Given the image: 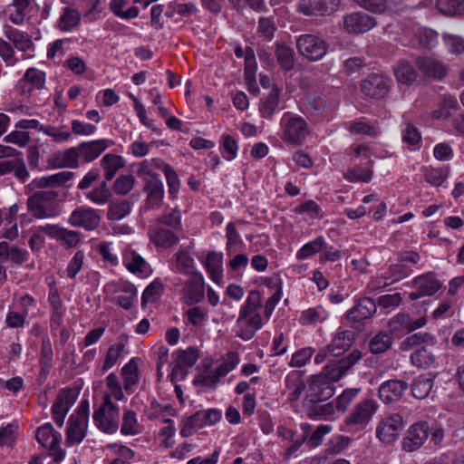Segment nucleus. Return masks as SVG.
<instances>
[{
  "label": "nucleus",
  "mask_w": 464,
  "mask_h": 464,
  "mask_svg": "<svg viewBox=\"0 0 464 464\" xmlns=\"http://www.w3.org/2000/svg\"><path fill=\"white\" fill-rule=\"evenodd\" d=\"M261 307L262 297L259 291H250L239 310L237 320V336L244 341H249L262 328V317L259 313Z\"/></svg>",
  "instance_id": "nucleus-1"
},
{
  "label": "nucleus",
  "mask_w": 464,
  "mask_h": 464,
  "mask_svg": "<svg viewBox=\"0 0 464 464\" xmlns=\"http://www.w3.org/2000/svg\"><path fill=\"white\" fill-rule=\"evenodd\" d=\"M58 192L53 189L40 190L27 199V208L37 219L52 218L59 215Z\"/></svg>",
  "instance_id": "nucleus-2"
},
{
  "label": "nucleus",
  "mask_w": 464,
  "mask_h": 464,
  "mask_svg": "<svg viewBox=\"0 0 464 464\" xmlns=\"http://www.w3.org/2000/svg\"><path fill=\"white\" fill-rule=\"evenodd\" d=\"M283 131L282 139L293 146H301L310 133L306 121L296 114L286 112L280 121Z\"/></svg>",
  "instance_id": "nucleus-3"
},
{
  "label": "nucleus",
  "mask_w": 464,
  "mask_h": 464,
  "mask_svg": "<svg viewBox=\"0 0 464 464\" xmlns=\"http://www.w3.org/2000/svg\"><path fill=\"white\" fill-rule=\"evenodd\" d=\"M35 439L39 444L49 450L50 456L55 462L60 463L64 459L66 452L60 445L62 435L51 423L39 427L35 432Z\"/></svg>",
  "instance_id": "nucleus-4"
},
{
  "label": "nucleus",
  "mask_w": 464,
  "mask_h": 464,
  "mask_svg": "<svg viewBox=\"0 0 464 464\" xmlns=\"http://www.w3.org/2000/svg\"><path fill=\"white\" fill-rule=\"evenodd\" d=\"M119 420V408L110 401L109 395H104L102 406L94 411L93 421L101 430L112 434L118 430Z\"/></svg>",
  "instance_id": "nucleus-5"
},
{
  "label": "nucleus",
  "mask_w": 464,
  "mask_h": 464,
  "mask_svg": "<svg viewBox=\"0 0 464 464\" xmlns=\"http://www.w3.org/2000/svg\"><path fill=\"white\" fill-rule=\"evenodd\" d=\"M296 48L302 56L315 62L327 53L328 44L318 35L305 34L296 38Z\"/></svg>",
  "instance_id": "nucleus-6"
},
{
  "label": "nucleus",
  "mask_w": 464,
  "mask_h": 464,
  "mask_svg": "<svg viewBox=\"0 0 464 464\" xmlns=\"http://www.w3.org/2000/svg\"><path fill=\"white\" fill-rule=\"evenodd\" d=\"M334 384L325 374L314 375L308 382L304 403L326 401L334 395Z\"/></svg>",
  "instance_id": "nucleus-7"
},
{
  "label": "nucleus",
  "mask_w": 464,
  "mask_h": 464,
  "mask_svg": "<svg viewBox=\"0 0 464 464\" xmlns=\"http://www.w3.org/2000/svg\"><path fill=\"white\" fill-rule=\"evenodd\" d=\"M404 427L403 418L399 413H392L382 418L376 427L377 438L385 444L394 442Z\"/></svg>",
  "instance_id": "nucleus-8"
},
{
  "label": "nucleus",
  "mask_w": 464,
  "mask_h": 464,
  "mask_svg": "<svg viewBox=\"0 0 464 464\" xmlns=\"http://www.w3.org/2000/svg\"><path fill=\"white\" fill-rule=\"evenodd\" d=\"M198 358V351L195 347L179 350L171 363L170 379L172 382L182 381L188 374V369L191 368Z\"/></svg>",
  "instance_id": "nucleus-9"
},
{
  "label": "nucleus",
  "mask_w": 464,
  "mask_h": 464,
  "mask_svg": "<svg viewBox=\"0 0 464 464\" xmlns=\"http://www.w3.org/2000/svg\"><path fill=\"white\" fill-rule=\"evenodd\" d=\"M362 357L360 350H353L349 355L326 364L320 374H325L334 384Z\"/></svg>",
  "instance_id": "nucleus-10"
},
{
  "label": "nucleus",
  "mask_w": 464,
  "mask_h": 464,
  "mask_svg": "<svg viewBox=\"0 0 464 464\" xmlns=\"http://www.w3.org/2000/svg\"><path fill=\"white\" fill-rule=\"evenodd\" d=\"M392 80L386 75L372 73L361 83L362 92L373 99H381L390 92Z\"/></svg>",
  "instance_id": "nucleus-11"
},
{
  "label": "nucleus",
  "mask_w": 464,
  "mask_h": 464,
  "mask_svg": "<svg viewBox=\"0 0 464 464\" xmlns=\"http://www.w3.org/2000/svg\"><path fill=\"white\" fill-rule=\"evenodd\" d=\"M106 289L113 295L114 302L123 309H130L137 300V289L129 282H111Z\"/></svg>",
  "instance_id": "nucleus-12"
},
{
  "label": "nucleus",
  "mask_w": 464,
  "mask_h": 464,
  "mask_svg": "<svg viewBox=\"0 0 464 464\" xmlns=\"http://www.w3.org/2000/svg\"><path fill=\"white\" fill-rule=\"evenodd\" d=\"M378 405L372 399H364L357 403L352 412L346 417L345 423L358 428L365 427L376 412Z\"/></svg>",
  "instance_id": "nucleus-13"
},
{
  "label": "nucleus",
  "mask_w": 464,
  "mask_h": 464,
  "mask_svg": "<svg viewBox=\"0 0 464 464\" xmlns=\"http://www.w3.org/2000/svg\"><path fill=\"white\" fill-rule=\"evenodd\" d=\"M101 222L98 210L90 207L75 208L68 218V223L74 227H82L92 231L97 228Z\"/></svg>",
  "instance_id": "nucleus-14"
},
{
  "label": "nucleus",
  "mask_w": 464,
  "mask_h": 464,
  "mask_svg": "<svg viewBox=\"0 0 464 464\" xmlns=\"http://www.w3.org/2000/svg\"><path fill=\"white\" fill-rule=\"evenodd\" d=\"M182 300L192 305L201 302L205 296V281L201 273L192 274L181 290Z\"/></svg>",
  "instance_id": "nucleus-15"
},
{
  "label": "nucleus",
  "mask_w": 464,
  "mask_h": 464,
  "mask_svg": "<svg viewBox=\"0 0 464 464\" xmlns=\"http://www.w3.org/2000/svg\"><path fill=\"white\" fill-rule=\"evenodd\" d=\"M343 28L349 34H363L376 26V19L363 12H353L343 18Z\"/></svg>",
  "instance_id": "nucleus-16"
},
{
  "label": "nucleus",
  "mask_w": 464,
  "mask_h": 464,
  "mask_svg": "<svg viewBox=\"0 0 464 464\" xmlns=\"http://www.w3.org/2000/svg\"><path fill=\"white\" fill-rule=\"evenodd\" d=\"M413 285L416 291L410 294L411 300L431 296L441 288V283L437 279L435 274L430 272L416 276L413 279Z\"/></svg>",
  "instance_id": "nucleus-17"
},
{
  "label": "nucleus",
  "mask_w": 464,
  "mask_h": 464,
  "mask_svg": "<svg viewBox=\"0 0 464 464\" xmlns=\"http://www.w3.org/2000/svg\"><path fill=\"white\" fill-rule=\"evenodd\" d=\"M430 427L426 421L413 423L403 439L402 448L408 452H412L420 448L429 436Z\"/></svg>",
  "instance_id": "nucleus-18"
},
{
  "label": "nucleus",
  "mask_w": 464,
  "mask_h": 464,
  "mask_svg": "<svg viewBox=\"0 0 464 464\" xmlns=\"http://www.w3.org/2000/svg\"><path fill=\"white\" fill-rule=\"evenodd\" d=\"M75 401L76 394L72 390L63 389L59 392L52 407L53 419L58 426L63 425L65 416Z\"/></svg>",
  "instance_id": "nucleus-19"
},
{
  "label": "nucleus",
  "mask_w": 464,
  "mask_h": 464,
  "mask_svg": "<svg viewBox=\"0 0 464 464\" xmlns=\"http://www.w3.org/2000/svg\"><path fill=\"white\" fill-rule=\"evenodd\" d=\"M88 429V421L84 414L81 413L80 416L71 415L66 429L65 444L72 447L80 444L86 436Z\"/></svg>",
  "instance_id": "nucleus-20"
},
{
  "label": "nucleus",
  "mask_w": 464,
  "mask_h": 464,
  "mask_svg": "<svg viewBox=\"0 0 464 464\" xmlns=\"http://www.w3.org/2000/svg\"><path fill=\"white\" fill-rule=\"evenodd\" d=\"M415 65L427 77L441 80L447 75L446 65L433 56H418L415 60Z\"/></svg>",
  "instance_id": "nucleus-21"
},
{
  "label": "nucleus",
  "mask_w": 464,
  "mask_h": 464,
  "mask_svg": "<svg viewBox=\"0 0 464 464\" xmlns=\"http://www.w3.org/2000/svg\"><path fill=\"white\" fill-rule=\"evenodd\" d=\"M376 304L372 298H362L346 312V319L352 324L370 319L376 313Z\"/></svg>",
  "instance_id": "nucleus-22"
},
{
  "label": "nucleus",
  "mask_w": 464,
  "mask_h": 464,
  "mask_svg": "<svg viewBox=\"0 0 464 464\" xmlns=\"http://www.w3.org/2000/svg\"><path fill=\"white\" fill-rule=\"evenodd\" d=\"M408 389V383L401 380H389L384 382L379 388V398L386 403H394L399 401L405 391Z\"/></svg>",
  "instance_id": "nucleus-23"
},
{
  "label": "nucleus",
  "mask_w": 464,
  "mask_h": 464,
  "mask_svg": "<svg viewBox=\"0 0 464 464\" xmlns=\"http://www.w3.org/2000/svg\"><path fill=\"white\" fill-rule=\"evenodd\" d=\"M388 274L389 276H380L372 282L374 288H382L406 278L412 274V269L404 264H393L390 266Z\"/></svg>",
  "instance_id": "nucleus-24"
},
{
  "label": "nucleus",
  "mask_w": 464,
  "mask_h": 464,
  "mask_svg": "<svg viewBox=\"0 0 464 464\" xmlns=\"http://www.w3.org/2000/svg\"><path fill=\"white\" fill-rule=\"evenodd\" d=\"M113 142L109 140H96L89 142H82L77 147L79 157H82L84 161L91 162L96 160L110 145Z\"/></svg>",
  "instance_id": "nucleus-25"
},
{
  "label": "nucleus",
  "mask_w": 464,
  "mask_h": 464,
  "mask_svg": "<svg viewBox=\"0 0 464 464\" xmlns=\"http://www.w3.org/2000/svg\"><path fill=\"white\" fill-rule=\"evenodd\" d=\"M79 153L77 147H72L60 150L50 156L48 163L53 168L75 169L79 166Z\"/></svg>",
  "instance_id": "nucleus-26"
},
{
  "label": "nucleus",
  "mask_w": 464,
  "mask_h": 464,
  "mask_svg": "<svg viewBox=\"0 0 464 464\" xmlns=\"http://www.w3.org/2000/svg\"><path fill=\"white\" fill-rule=\"evenodd\" d=\"M5 36L17 51L26 53L34 49V44L26 32L5 25Z\"/></svg>",
  "instance_id": "nucleus-27"
},
{
  "label": "nucleus",
  "mask_w": 464,
  "mask_h": 464,
  "mask_svg": "<svg viewBox=\"0 0 464 464\" xmlns=\"http://www.w3.org/2000/svg\"><path fill=\"white\" fill-rule=\"evenodd\" d=\"M354 342V334L349 330H342L334 334L331 343L327 344L330 354L334 357L341 356Z\"/></svg>",
  "instance_id": "nucleus-28"
},
{
  "label": "nucleus",
  "mask_w": 464,
  "mask_h": 464,
  "mask_svg": "<svg viewBox=\"0 0 464 464\" xmlns=\"http://www.w3.org/2000/svg\"><path fill=\"white\" fill-rule=\"evenodd\" d=\"M128 343V338L126 336H120L116 343L111 344L105 355L102 370L107 372L111 369L125 353H127L126 346Z\"/></svg>",
  "instance_id": "nucleus-29"
},
{
  "label": "nucleus",
  "mask_w": 464,
  "mask_h": 464,
  "mask_svg": "<svg viewBox=\"0 0 464 464\" xmlns=\"http://www.w3.org/2000/svg\"><path fill=\"white\" fill-rule=\"evenodd\" d=\"M373 160H367L366 166L354 165L343 172V179L349 182L368 183L371 181L373 170Z\"/></svg>",
  "instance_id": "nucleus-30"
},
{
  "label": "nucleus",
  "mask_w": 464,
  "mask_h": 464,
  "mask_svg": "<svg viewBox=\"0 0 464 464\" xmlns=\"http://www.w3.org/2000/svg\"><path fill=\"white\" fill-rule=\"evenodd\" d=\"M303 404L307 416L313 419L328 420L333 417L337 409L333 401H314Z\"/></svg>",
  "instance_id": "nucleus-31"
},
{
  "label": "nucleus",
  "mask_w": 464,
  "mask_h": 464,
  "mask_svg": "<svg viewBox=\"0 0 464 464\" xmlns=\"http://www.w3.org/2000/svg\"><path fill=\"white\" fill-rule=\"evenodd\" d=\"M150 179H147V210L157 207L163 198V184L156 174H150Z\"/></svg>",
  "instance_id": "nucleus-32"
},
{
  "label": "nucleus",
  "mask_w": 464,
  "mask_h": 464,
  "mask_svg": "<svg viewBox=\"0 0 464 464\" xmlns=\"http://www.w3.org/2000/svg\"><path fill=\"white\" fill-rule=\"evenodd\" d=\"M205 268L209 277L217 284H220L223 278V255L215 251L207 255Z\"/></svg>",
  "instance_id": "nucleus-33"
},
{
  "label": "nucleus",
  "mask_w": 464,
  "mask_h": 464,
  "mask_svg": "<svg viewBox=\"0 0 464 464\" xmlns=\"http://www.w3.org/2000/svg\"><path fill=\"white\" fill-rule=\"evenodd\" d=\"M19 84L23 87V92H31L33 89L41 90L45 84V73L36 68H29Z\"/></svg>",
  "instance_id": "nucleus-34"
},
{
  "label": "nucleus",
  "mask_w": 464,
  "mask_h": 464,
  "mask_svg": "<svg viewBox=\"0 0 464 464\" xmlns=\"http://www.w3.org/2000/svg\"><path fill=\"white\" fill-rule=\"evenodd\" d=\"M393 74L399 83L405 85L412 84L418 76L414 66L406 60H401L393 66Z\"/></svg>",
  "instance_id": "nucleus-35"
},
{
  "label": "nucleus",
  "mask_w": 464,
  "mask_h": 464,
  "mask_svg": "<svg viewBox=\"0 0 464 464\" xmlns=\"http://www.w3.org/2000/svg\"><path fill=\"white\" fill-rule=\"evenodd\" d=\"M74 176L72 171H61L53 175L34 179L33 186L37 188H53L62 186L71 180Z\"/></svg>",
  "instance_id": "nucleus-36"
},
{
  "label": "nucleus",
  "mask_w": 464,
  "mask_h": 464,
  "mask_svg": "<svg viewBox=\"0 0 464 464\" xmlns=\"http://www.w3.org/2000/svg\"><path fill=\"white\" fill-rule=\"evenodd\" d=\"M275 54L279 66L285 71H291L295 67V51L285 43H277Z\"/></svg>",
  "instance_id": "nucleus-37"
},
{
  "label": "nucleus",
  "mask_w": 464,
  "mask_h": 464,
  "mask_svg": "<svg viewBox=\"0 0 464 464\" xmlns=\"http://www.w3.org/2000/svg\"><path fill=\"white\" fill-rule=\"evenodd\" d=\"M80 22L81 14L76 9L64 7L56 26L63 32H70L76 28Z\"/></svg>",
  "instance_id": "nucleus-38"
},
{
  "label": "nucleus",
  "mask_w": 464,
  "mask_h": 464,
  "mask_svg": "<svg viewBox=\"0 0 464 464\" xmlns=\"http://www.w3.org/2000/svg\"><path fill=\"white\" fill-rule=\"evenodd\" d=\"M330 0H300L297 9L304 15H324L328 12Z\"/></svg>",
  "instance_id": "nucleus-39"
},
{
  "label": "nucleus",
  "mask_w": 464,
  "mask_h": 464,
  "mask_svg": "<svg viewBox=\"0 0 464 464\" xmlns=\"http://www.w3.org/2000/svg\"><path fill=\"white\" fill-rule=\"evenodd\" d=\"M279 88H274L261 100L259 111L263 118L269 119L279 105Z\"/></svg>",
  "instance_id": "nucleus-40"
},
{
  "label": "nucleus",
  "mask_w": 464,
  "mask_h": 464,
  "mask_svg": "<svg viewBox=\"0 0 464 464\" xmlns=\"http://www.w3.org/2000/svg\"><path fill=\"white\" fill-rule=\"evenodd\" d=\"M84 196L92 203L103 206L110 202L112 194L108 187V182L103 180L99 186L84 193Z\"/></svg>",
  "instance_id": "nucleus-41"
},
{
  "label": "nucleus",
  "mask_w": 464,
  "mask_h": 464,
  "mask_svg": "<svg viewBox=\"0 0 464 464\" xmlns=\"http://www.w3.org/2000/svg\"><path fill=\"white\" fill-rule=\"evenodd\" d=\"M392 341V336L389 333L379 332L370 339L369 349L373 354H382L391 349Z\"/></svg>",
  "instance_id": "nucleus-42"
},
{
  "label": "nucleus",
  "mask_w": 464,
  "mask_h": 464,
  "mask_svg": "<svg viewBox=\"0 0 464 464\" xmlns=\"http://www.w3.org/2000/svg\"><path fill=\"white\" fill-rule=\"evenodd\" d=\"M104 170V180L111 181L120 169L124 166L122 158L119 155L106 154L101 160Z\"/></svg>",
  "instance_id": "nucleus-43"
},
{
  "label": "nucleus",
  "mask_w": 464,
  "mask_h": 464,
  "mask_svg": "<svg viewBox=\"0 0 464 464\" xmlns=\"http://www.w3.org/2000/svg\"><path fill=\"white\" fill-rule=\"evenodd\" d=\"M433 384V378L429 375L422 374L416 377L411 383V392L413 397L418 400L425 399L430 392Z\"/></svg>",
  "instance_id": "nucleus-44"
},
{
  "label": "nucleus",
  "mask_w": 464,
  "mask_h": 464,
  "mask_svg": "<svg viewBox=\"0 0 464 464\" xmlns=\"http://www.w3.org/2000/svg\"><path fill=\"white\" fill-rule=\"evenodd\" d=\"M48 301L51 304V325L52 327L59 326L63 323V317L65 312V308L63 305V302L57 290H52L48 295Z\"/></svg>",
  "instance_id": "nucleus-45"
},
{
  "label": "nucleus",
  "mask_w": 464,
  "mask_h": 464,
  "mask_svg": "<svg viewBox=\"0 0 464 464\" xmlns=\"http://www.w3.org/2000/svg\"><path fill=\"white\" fill-rule=\"evenodd\" d=\"M150 241L157 246L170 247L179 241V237L172 231L166 228H159L150 231Z\"/></svg>",
  "instance_id": "nucleus-46"
},
{
  "label": "nucleus",
  "mask_w": 464,
  "mask_h": 464,
  "mask_svg": "<svg viewBox=\"0 0 464 464\" xmlns=\"http://www.w3.org/2000/svg\"><path fill=\"white\" fill-rule=\"evenodd\" d=\"M329 317V313L322 305L310 307L302 312L300 321L303 324H316L326 321Z\"/></svg>",
  "instance_id": "nucleus-47"
},
{
  "label": "nucleus",
  "mask_w": 464,
  "mask_h": 464,
  "mask_svg": "<svg viewBox=\"0 0 464 464\" xmlns=\"http://www.w3.org/2000/svg\"><path fill=\"white\" fill-rule=\"evenodd\" d=\"M285 387L288 399L291 401L299 400L305 389V383L297 373H292L285 378Z\"/></svg>",
  "instance_id": "nucleus-48"
},
{
  "label": "nucleus",
  "mask_w": 464,
  "mask_h": 464,
  "mask_svg": "<svg viewBox=\"0 0 464 464\" xmlns=\"http://www.w3.org/2000/svg\"><path fill=\"white\" fill-rule=\"evenodd\" d=\"M152 162L158 169L163 170L169 186V193L171 197H174V195L179 191L180 185L176 171L172 169L169 165L165 164L163 161L160 160H152Z\"/></svg>",
  "instance_id": "nucleus-49"
},
{
  "label": "nucleus",
  "mask_w": 464,
  "mask_h": 464,
  "mask_svg": "<svg viewBox=\"0 0 464 464\" xmlns=\"http://www.w3.org/2000/svg\"><path fill=\"white\" fill-rule=\"evenodd\" d=\"M196 422V426L203 428L207 425H214L221 419V411L217 409H208L205 411H198L191 415Z\"/></svg>",
  "instance_id": "nucleus-50"
},
{
  "label": "nucleus",
  "mask_w": 464,
  "mask_h": 464,
  "mask_svg": "<svg viewBox=\"0 0 464 464\" xmlns=\"http://www.w3.org/2000/svg\"><path fill=\"white\" fill-rule=\"evenodd\" d=\"M175 267L179 273L191 276L192 274L198 273L195 269L194 259L185 250H180L176 254Z\"/></svg>",
  "instance_id": "nucleus-51"
},
{
  "label": "nucleus",
  "mask_w": 464,
  "mask_h": 464,
  "mask_svg": "<svg viewBox=\"0 0 464 464\" xmlns=\"http://www.w3.org/2000/svg\"><path fill=\"white\" fill-rule=\"evenodd\" d=\"M39 131L51 137L55 142H64L72 138V131L67 126L45 125L39 128Z\"/></svg>",
  "instance_id": "nucleus-52"
},
{
  "label": "nucleus",
  "mask_w": 464,
  "mask_h": 464,
  "mask_svg": "<svg viewBox=\"0 0 464 464\" xmlns=\"http://www.w3.org/2000/svg\"><path fill=\"white\" fill-rule=\"evenodd\" d=\"M435 361V355L425 347L415 350L411 355V363L419 368H430Z\"/></svg>",
  "instance_id": "nucleus-53"
},
{
  "label": "nucleus",
  "mask_w": 464,
  "mask_h": 464,
  "mask_svg": "<svg viewBox=\"0 0 464 464\" xmlns=\"http://www.w3.org/2000/svg\"><path fill=\"white\" fill-rule=\"evenodd\" d=\"M414 40L419 46L432 49L438 44V34L430 28L419 29L414 35Z\"/></svg>",
  "instance_id": "nucleus-54"
},
{
  "label": "nucleus",
  "mask_w": 464,
  "mask_h": 464,
  "mask_svg": "<svg viewBox=\"0 0 464 464\" xmlns=\"http://www.w3.org/2000/svg\"><path fill=\"white\" fill-rule=\"evenodd\" d=\"M436 5L445 15L452 16L464 13V0H437Z\"/></svg>",
  "instance_id": "nucleus-55"
},
{
  "label": "nucleus",
  "mask_w": 464,
  "mask_h": 464,
  "mask_svg": "<svg viewBox=\"0 0 464 464\" xmlns=\"http://www.w3.org/2000/svg\"><path fill=\"white\" fill-rule=\"evenodd\" d=\"M411 316L408 314L399 313L390 319L388 328L391 334H397L404 331L410 332Z\"/></svg>",
  "instance_id": "nucleus-56"
},
{
  "label": "nucleus",
  "mask_w": 464,
  "mask_h": 464,
  "mask_svg": "<svg viewBox=\"0 0 464 464\" xmlns=\"http://www.w3.org/2000/svg\"><path fill=\"white\" fill-rule=\"evenodd\" d=\"M324 245V239L322 237H318L312 241L304 244L296 253V257L299 260L308 258L315 255L316 253L323 250Z\"/></svg>",
  "instance_id": "nucleus-57"
},
{
  "label": "nucleus",
  "mask_w": 464,
  "mask_h": 464,
  "mask_svg": "<svg viewBox=\"0 0 464 464\" xmlns=\"http://www.w3.org/2000/svg\"><path fill=\"white\" fill-rule=\"evenodd\" d=\"M435 338L429 333H417L404 339L401 343V348L408 350L421 343H434Z\"/></svg>",
  "instance_id": "nucleus-58"
},
{
  "label": "nucleus",
  "mask_w": 464,
  "mask_h": 464,
  "mask_svg": "<svg viewBox=\"0 0 464 464\" xmlns=\"http://www.w3.org/2000/svg\"><path fill=\"white\" fill-rule=\"evenodd\" d=\"M135 179L131 174L120 175L112 185V189L117 195H127L134 187Z\"/></svg>",
  "instance_id": "nucleus-59"
},
{
  "label": "nucleus",
  "mask_w": 464,
  "mask_h": 464,
  "mask_svg": "<svg viewBox=\"0 0 464 464\" xmlns=\"http://www.w3.org/2000/svg\"><path fill=\"white\" fill-rule=\"evenodd\" d=\"M108 448L113 449L114 453L118 456L108 461L107 464H130L128 460L134 458L135 454L132 450L123 445L111 444Z\"/></svg>",
  "instance_id": "nucleus-60"
},
{
  "label": "nucleus",
  "mask_w": 464,
  "mask_h": 464,
  "mask_svg": "<svg viewBox=\"0 0 464 464\" xmlns=\"http://www.w3.org/2000/svg\"><path fill=\"white\" fill-rule=\"evenodd\" d=\"M296 214H307L311 218H323L324 214L319 205L314 200H307L294 208Z\"/></svg>",
  "instance_id": "nucleus-61"
},
{
  "label": "nucleus",
  "mask_w": 464,
  "mask_h": 464,
  "mask_svg": "<svg viewBox=\"0 0 464 464\" xmlns=\"http://www.w3.org/2000/svg\"><path fill=\"white\" fill-rule=\"evenodd\" d=\"M130 211V206L128 201L111 203L108 209V218L112 221L121 220L125 218Z\"/></svg>",
  "instance_id": "nucleus-62"
},
{
  "label": "nucleus",
  "mask_w": 464,
  "mask_h": 464,
  "mask_svg": "<svg viewBox=\"0 0 464 464\" xmlns=\"http://www.w3.org/2000/svg\"><path fill=\"white\" fill-rule=\"evenodd\" d=\"M139 428L136 413L132 411H126L123 414L121 433L124 435H134L139 432Z\"/></svg>",
  "instance_id": "nucleus-63"
},
{
  "label": "nucleus",
  "mask_w": 464,
  "mask_h": 464,
  "mask_svg": "<svg viewBox=\"0 0 464 464\" xmlns=\"http://www.w3.org/2000/svg\"><path fill=\"white\" fill-rule=\"evenodd\" d=\"M106 385L108 392L105 395H109L110 399L112 397L116 401H121L124 397L123 391L118 377L114 373H110L106 377Z\"/></svg>",
  "instance_id": "nucleus-64"
}]
</instances>
